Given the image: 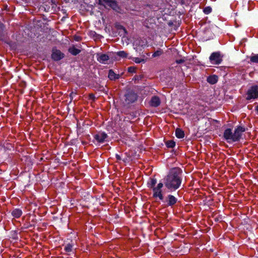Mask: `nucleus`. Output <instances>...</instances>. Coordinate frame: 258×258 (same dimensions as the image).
I'll return each mask as SVG.
<instances>
[{
	"mask_svg": "<svg viewBox=\"0 0 258 258\" xmlns=\"http://www.w3.org/2000/svg\"><path fill=\"white\" fill-rule=\"evenodd\" d=\"M133 60L137 63H139L142 61H144V59H142L139 57H134Z\"/></svg>",
	"mask_w": 258,
	"mask_h": 258,
	"instance_id": "cd10ccee",
	"label": "nucleus"
},
{
	"mask_svg": "<svg viewBox=\"0 0 258 258\" xmlns=\"http://www.w3.org/2000/svg\"><path fill=\"white\" fill-rule=\"evenodd\" d=\"M163 53V51L161 49L157 50L152 55V56L153 57H155L157 56H159L161 55Z\"/></svg>",
	"mask_w": 258,
	"mask_h": 258,
	"instance_id": "393cba45",
	"label": "nucleus"
},
{
	"mask_svg": "<svg viewBox=\"0 0 258 258\" xmlns=\"http://www.w3.org/2000/svg\"><path fill=\"white\" fill-rule=\"evenodd\" d=\"M163 186V184L161 182L158 184L156 187L153 188V197L159 198L160 200H163V196L162 194L161 188Z\"/></svg>",
	"mask_w": 258,
	"mask_h": 258,
	"instance_id": "423d86ee",
	"label": "nucleus"
},
{
	"mask_svg": "<svg viewBox=\"0 0 258 258\" xmlns=\"http://www.w3.org/2000/svg\"><path fill=\"white\" fill-rule=\"evenodd\" d=\"M115 157H116V159H117L118 160H121V157H120V156L119 155L116 154V155H115Z\"/></svg>",
	"mask_w": 258,
	"mask_h": 258,
	"instance_id": "7c9ffc66",
	"label": "nucleus"
},
{
	"mask_svg": "<svg viewBox=\"0 0 258 258\" xmlns=\"http://www.w3.org/2000/svg\"><path fill=\"white\" fill-rule=\"evenodd\" d=\"M126 116H124L123 114H117L115 119L116 120L119 119V121H121L123 118V121H129L131 122H134V118L136 117V116L134 114H126Z\"/></svg>",
	"mask_w": 258,
	"mask_h": 258,
	"instance_id": "39448f33",
	"label": "nucleus"
},
{
	"mask_svg": "<svg viewBox=\"0 0 258 258\" xmlns=\"http://www.w3.org/2000/svg\"><path fill=\"white\" fill-rule=\"evenodd\" d=\"M108 77L111 80H115L119 78V75L116 74L112 70H110Z\"/></svg>",
	"mask_w": 258,
	"mask_h": 258,
	"instance_id": "dca6fc26",
	"label": "nucleus"
},
{
	"mask_svg": "<svg viewBox=\"0 0 258 258\" xmlns=\"http://www.w3.org/2000/svg\"><path fill=\"white\" fill-rule=\"evenodd\" d=\"M222 58L223 56L221 55L220 52H213L211 54L209 59L212 63L214 64H219L222 62Z\"/></svg>",
	"mask_w": 258,
	"mask_h": 258,
	"instance_id": "20e7f679",
	"label": "nucleus"
},
{
	"mask_svg": "<svg viewBox=\"0 0 258 258\" xmlns=\"http://www.w3.org/2000/svg\"><path fill=\"white\" fill-rule=\"evenodd\" d=\"M109 58L108 55L106 54L98 53L97 54V59L100 63H105Z\"/></svg>",
	"mask_w": 258,
	"mask_h": 258,
	"instance_id": "f8f14e48",
	"label": "nucleus"
},
{
	"mask_svg": "<svg viewBox=\"0 0 258 258\" xmlns=\"http://www.w3.org/2000/svg\"><path fill=\"white\" fill-rule=\"evenodd\" d=\"M246 95L247 100L257 98L258 97V86L254 85L250 87L247 91Z\"/></svg>",
	"mask_w": 258,
	"mask_h": 258,
	"instance_id": "7ed1b4c3",
	"label": "nucleus"
},
{
	"mask_svg": "<svg viewBox=\"0 0 258 258\" xmlns=\"http://www.w3.org/2000/svg\"><path fill=\"white\" fill-rule=\"evenodd\" d=\"M207 81L211 84H215L218 81V77L216 75L210 76L207 78Z\"/></svg>",
	"mask_w": 258,
	"mask_h": 258,
	"instance_id": "4468645a",
	"label": "nucleus"
},
{
	"mask_svg": "<svg viewBox=\"0 0 258 258\" xmlns=\"http://www.w3.org/2000/svg\"><path fill=\"white\" fill-rule=\"evenodd\" d=\"M64 54L59 50L53 48L52 51L51 58L55 61H58L64 57Z\"/></svg>",
	"mask_w": 258,
	"mask_h": 258,
	"instance_id": "6e6552de",
	"label": "nucleus"
},
{
	"mask_svg": "<svg viewBox=\"0 0 258 258\" xmlns=\"http://www.w3.org/2000/svg\"><path fill=\"white\" fill-rule=\"evenodd\" d=\"M224 138L228 142H233V133L232 132L231 129L227 128L224 132Z\"/></svg>",
	"mask_w": 258,
	"mask_h": 258,
	"instance_id": "1a4fd4ad",
	"label": "nucleus"
},
{
	"mask_svg": "<svg viewBox=\"0 0 258 258\" xmlns=\"http://www.w3.org/2000/svg\"><path fill=\"white\" fill-rule=\"evenodd\" d=\"M176 62L177 63H181L184 62V60L183 59H177Z\"/></svg>",
	"mask_w": 258,
	"mask_h": 258,
	"instance_id": "c85d7f7f",
	"label": "nucleus"
},
{
	"mask_svg": "<svg viewBox=\"0 0 258 258\" xmlns=\"http://www.w3.org/2000/svg\"><path fill=\"white\" fill-rule=\"evenodd\" d=\"M166 145L168 148H172L175 146V143L172 140H168L165 142Z\"/></svg>",
	"mask_w": 258,
	"mask_h": 258,
	"instance_id": "412c9836",
	"label": "nucleus"
},
{
	"mask_svg": "<svg viewBox=\"0 0 258 258\" xmlns=\"http://www.w3.org/2000/svg\"><path fill=\"white\" fill-rule=\"evenodd\" d=\"M94 139L99 143H103L108 137L106 134L103 132H99L94 135Z\"/></svg>",
	"mask_w": 258,
	"mask_h": 258,
	"instance_id": "9d476101",
	"label": "nucleus"
},
{
	"mask_svg": "<svg viewBox=\"0 0 258 258\" xmlns=\"http://www.w3.org/2000/svg\"><path fill=\"white\" fill-rule=\"evenodd\" d=\"M177 201V199L171 195H169L166 198L165 202L167 203V206H172L175 205Z\"/></svg>",
	"mask_w": 258,
	"mask_h": 258,
	"instance_id": "9b49d317",
	"label": "nucleus"
},
{
	"mask_svg": "<svg viewBox=\"0 0 258 258\" xmlns=\"http://www.w3.org/2000/svg\"><path fill=\"white\" fill-rule=\"evenodd\" d=\"M157 182V180L155 178L150 179V181L148 182V186L152 189L155 187V185Z\"/></svg>",
	"mask_w": 258,
	"mask_h": 258,
	"instance_id": "aec40b11",
	"label": "nucleus"
},
{
	"mask_svg": "<svg viewBox=\"0 0 258 258\" xmlns=\"http://www.w3.org/2000/svg\"><path fill=\"white\" fill-rule=\"evenodd\" d=\"M72 248L73 245L69 243L65 246L64 250L66 252H71L72 250Z\"/></svg>",
	"mask_w": 258,
	"mask_h": 258,
	"instance_id": "b1692460",
	"label": "nucleus"
},
{
	"mask_svg": "<svg viewBox=\"0 0 258 258\" xmlns=\"http://www.w3.org/2000/svg\"><path fill=\"white\" fill-rule=\"evenodd\" d=\"M250 60L252 62L258 63V54L251 55L250 57Z\"/></svg>",
	"mask_w": 258,
	"mask_h": 258,
	"instance_id": "4be33fe9",
	"label": "nucleus"
},
{
	"mask_svg": "<svg viewBox=\"0 0 258 258\" xmlns=\"http://www.w3.org/2000/svg\"><path fill=\"white\" fill-rule=\"evenodd\" d=\"M76 95V93H74V92H72L71 94H70V97L71 98H73L74 96Z\"/></svg>",
	"mask_w": 258,
	"mask_h": 258,
	"instance_id": "2f4dec72",
	"label": "nucleus"
},
{
	"mask_svg": "<svg viewBox=\"0 0 258 258\" xmlns=\"http://www.w3.org/2000/svg\"><path fill=\"white\" fill-rule=\"evenodd\" d=\"M89 96H90V99H92L93 100H94L95 99V96L93 94H90Z\"/></svg>",
	"mask_w": 258,
	"mask_h": 258,
	"instance_id": "473e14b6",
	"label": "nucleus"
},
{
	"mask_svg": "<svg viewBox=\"0 0 258 258\" xmlns=\"http://www.w3.org/2000/svg\"><path fill=\"white\" fill-rule=\"evenodd\" d=\"M203 11L206 14H209L212 12V8L210 7H207L204 8Z\"/></svg>",
	"mask_w": 258,
	"mask_h": 258,
	"instance_id": "bb28decb",
	"label": "nucleus"
},
{
	"mask_svg": "<svg viewBox=\"0 0 258 258\" xmlns=\"http://www.w3.org/2000/svg\"><path fill=\"white\" fill-rule=\"evenodd\" d=\"M80 51H81L80 49H78L74 47L69 48V52L74 55L79 54L80 52Z\"/></svg>",
	"mask_w": 258,
	"mask_h": 258,
	"instance_id": "6ab92c4d",
	"label": "nucleus"
},
{
	"mask_svg": "<svg viewBox=\"0 0 258 258\" xmlns=\"http://www.w3.org/2000/svg\"><path fill=\"white\" fill-rule=\"evenodd\" d=\"M137 99V94L132 91H128L124 95V103L126 105L134 102Z\"/></svg>",
	"mask_w": 258,
	"mask_h": 258,
	"instance_id": "f03ea898",
	"label": "nucleus"
},
{
	"mask_svg": "<svg viewBox=\"0 0 258 258\" xmlns=\"http://www.w3.org/2000/svg\"><path fill=\"white\" fill-rule=\"evenodd\" d=\"M135 69L134 67H130L128 69L129 72H134L135 71Z\"/></svg>",
	"mask_w": 258,
	"mask_h": 258,
	"instance_id": "c756f323",
	"label": "nucleus"
},
{
	"mask_svg": "<svg viewBox=\"0 0 258 258\" xmlns=\"http://www.w3.org/2000/svg\"><path fill=\"white\" fill-rule=\"evenodd\" d=\"M181 171L178 168L171 169L164 179L165 186L170 190H175L178 189L181 183Z\"/></svg>",
	"mask_w": 258,
	"mask_h": 258,
	"instance_id": "f257e3e1",
	"label": "nucleus"
},
{
	"mask_svg": "<svg viewBox=\"0 0 258 258\" xmlns=\"http://www.w3.org/2000/svg\"><path fill=\"white\" fill-rule=\"evenodd\" d=\"M245 128L242 126H238L236 128L233 133V142L238 141L241 138L242 133L245 132Z\"/></svg>",
	"mask_w": 258,
	"mask_h": 258,
	"instance_id": "0eeeda50",
	"label": "nucleus"
},
{
	"mask_svg": "<svg viewBox=\"0 0 258 258\" xmlns=\"http://www.w3.org/2000/svg\"><path fill=\"white\" fill-rule=\"evenodd\" d=\"M175 135L178 138L181 139L184 137V133L182 130L177 128L175 130Z\"/></svg>",
	"mask_w": 258,
	"mask_h": 258,
	"instance_id": "f3484780",
	"label": "nucleus"
},
{
	"mask_svg": "<svg viewBox=\"0 0 258 258\" xmlns=\"http://www.w3.org/2000/svg\"><path fill=\"white\" fill-rule=\"evenodd\" d=\"M99 4L100 5H107L110 6H112V4H115V2L113 0H99Z\"/></svg>",
	"mask_w": 258,
	"mask_h": 258,
	"instance_id": "a211bd4d",
	"label": "nucleus"
},
{
	"mask_svg": "<svg viewBox=\"0 0 258 258\" xmlns=\"http://www.w3.org/2000/svg\"><path fill=\"white\" fill-rule=\"evenodd\" d=\"M22 214V211L19 209H15L12 212V216L16 218H18L21 216Z\"/></svg>",
	"mask_w": 258,
	"mask_h": 258,
	"instance_id": "2eb2a0df",
	"label": "nucleus"
},
{
	"mask_svg": "<svg viewBox=\"0 0 258 258\" xmlns=\"http://www.w3.org/2000/svg\"><path fill=\"white\" fill-rule=\"evenodd\" d=\"M161 103V100L159 97L154 96L151 98L150 101V104L153 107H157Z\"/></svg>",
	"mask_w": 258,
	"mask_h": 258,
	"instance_id": "ddd939ff",
	"label": "nucleus"
},
{
	"mask_svg": "<svg viewBox=\"0 0 258 258\" xmlns=\"http://www.w3.org/2000/svg\"><path fill=\"white\" fill-rule=\"evenodd\" d=\"M211 124L215 125V126L218 127L220 125V123L218 120H215V119H212L211 121Z\"/></svg>",
	"mask_w": 258,
	"mask_h": 258,
	"instance_id": "a878e982",
	"label": "nucleus"
},
{
	"mask_svg": "<svg viewBox=\"0 0 258 258\" xmlns=\"http://www.w3.org/2000/svg\"><path fill=\"white\" fill-rule=\"evenodd\" d=\"M116 54L122 58H126L127 57L128 54L124 51H120L116 53Z\"/></svg>",
	"mask_w": 258,
	"mask_h": 258,
	"instance_id": "5701e85b",
	"label": "nucleus"
},
{
	"mask_svg": "<svg viewBox=\"0 0 258 258\" xmlns=\"http://www.w3.org/2000/svg\"><path fill=\"white\" fill-rule=\"evenodd\" d=\"M255 110H256V111L257 112V113H258V105L256 107V108H255Z\"/></svg>",
	"mask_w": 258,
	"mask_h": 258,
	"instance_id": "72a5a7b5",
	"label": "nucleus"
}]
</instances>
